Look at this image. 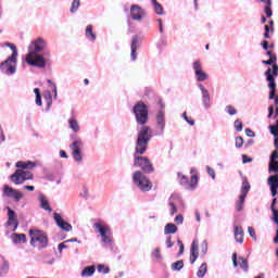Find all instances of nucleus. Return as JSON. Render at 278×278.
<instances>
[{
    "instance_id": "nucleus-31",
    "label": "nucleus",
    "mask_w": 278,
    "mask_h": 278,
    "mask_svg": "<svg viewBox=\"0 0 278 278\" xmlns=\"http://www.w3.org/2000/svg\"><path fill=\"white\" fill-rule=\"evenodd\" d=\"M178 178L180 181V186H185L186 190H190V180L186 177V175L178 173Z\"/></svg>"
},
{
    "instance_id": "nucleus-5",
    "label": "nucleus",
    "mask_w": 278,
    "mask_h": 278,
    "mask_svg": "<svg viewBox=\"0 0 278 278\" xmlns=\"http://www.w3.org/2000/svg\"><path fill=\"white\" fill-rule=\"evenodd\" d=\"M18 62V58L16 56H9L0 64V71L4 75H14L16 73V63Z\"/></svg>"
},
{
    "instance_id": "nucleus-43",
    "label": "nucleus",
    "mask_w": 278,
    "mask_h": 278,
    "mask_svg": "<svg viewBox=\"0 0 278 278\" xmlns=\"http://www.w3.org/2000/svg\"><path fill=\"white\" fill-rule=\"evenodd\" d=\"M184 268V260L177 261L172 264V270H181Z\"/></svg>"
},
{
    "instance_id": "nucleus-35",
    "label": "nucleus",
    "mask_w": 278,
    "mask_h": 278,
    "mask_svg": "<svg viewBox=\"0 0 278 278\" xmlns=\"http://www.w3.org/2000/svg\"><path fill=\"white\" fill-rule=\"evenodd\" d=\"M261 1H262V3H266L265 14H266L267 18H270V16H273V9H270V7H268V5L273 4V0H261Z\"/></svg>"
},
{
    "instance_id": "nucleus-22",
    "label": "nucleus",
    "mask_w": 278,
    "mask_h": 278,
    "mask_svg": "<svg viewBox=\"0 0 278 278\" xmlns=\"http://www.w3.org/2000/svg\"><path fill=\"white\" fill-rule=\"evenodd\" d=\"M235 240L236 242H239V244L244 242V230L242 229V226H235Z\"/></svg>"
},
{
    "instance_id": "nucleus-59",
    "label": "nucleus",
    "mask_w": 278,
    "mask_h": 278,
    "mask_svg": "<svg viewBox=\"0 0 278 278\" xmlns=\"http://www.w3.org/2000/svg\"><path fill=\"white\" fill-rule=\"evenodd\" d=\"M248 232L250 233L253 240H257V235H255V229L253 227H248Z\"/></svg>"
},
{
    "instance_id": "nucleus-1",
    "label": "nucleus",
    "mask_w": 278,
    "mask_h": 278,
    "mask_svg": "<svg viewBox=\"0 0 278 278\" xmlns=\"http://www.w3.org/2000/svg\"><path fill=\"white\" fill-rule=\"evenodd\" d=\"M132 113L137 121V125H141V129L138 130L135 152L138 155H144L149 148V142L153 138V131L151 127L146 126L149 123V106L144 102L139 101L132 108Z\"/></svg>"
},
{
    "instance_id": "nucleus-45",
    "label": "nucleus",
    "mask_w": 278,
    "mask_h": 278,
    "mask_svg": "<svg viewBox=\"0 0 278 278\" xmlns=\"http://www.w3.org/2000/svg\"><path fill=\"white\" fill-rule=\"evenodd\" d=\"M47 83L52 88V92L54 94V99H58V86H55V83L51 81V79H48Z\"/></svg>"
},
{
    "instance_id": "nucleus-55",
    "label": "nucleus",
    "mask_w": 278,
    "mask_h": 278,
    "mask_svg": "<svg viewBox=\"0 0 278 278\" xmlns=\"http://www.w3.org/2000/svg\"><path fill=\"white\" fill-rule=\"evenodd\" d=\"M177 244H178V247H179V252H178V256L179 255H184V251H185V245H184V242L182 241H180V239H178L177 240Z\"/></svg>"
},
{
    "instance_id": "nucleus-46",
    "label": "nucleus",
    "mask_w": 278,
    "mask_h": 278,
    "mask_svg": "<svg viewBox=\"0 0 278 278\" xmlns=\"http://www.w3.org/2000/svg\"><path fill=\"white\" fill-rule=\"evenodd\" d=\"M269 131L271 136H278V119L275 125H269Z\"/></svg>"
},
{
    "instance_id": "nucleus-32",
    "label": "nucleus",
    "mask_w": 278,
    "mask_h": 278,
    "mask_svg": "<svg viewBox=\"0 0 278 278\" xmlns=\"http://www.w3.org/2000/svg\"><path fill=\"white\" fill-rule=\"evenodd\" d=\"M68 126H70V129H72V131H74V134H77L80 129L79 123L77 122L76 118H70Z\"/></svg>"
},
{
    "instance_id": "nucleus-29",
    "label": "nucleus",
    "mask_w": 278,
    "mask_h": 278,
    "mask_svg": "<svg viewBox=\"0 0 278 278\" xmlns=\"http://www.w3.org/2000/svg\"><path fill=\"white\" fill-rule=\"evenodd\" d=\"M247 202V198L243 195H239V199L235 203L236 212H242L244 210V203Z\"/></svg>"
},
{
    "instance_id": "nucleus-44",
    "label": "nucleus",
    "mask_w": 278,
    "mask_h": 278,
    "mask_svg": "<svg viewBox=\"0 0 278 278\" xmlns=\"http://www.w3.org/2000/svg\"><path fill=\"white\" fill-rule=\"evenodd\" d=\"M79 5H80L79 0H74V1L72 2V7H71V9H70V12H71L72 14H75V12H77V10H79Z\"/></svg>"
},
{
    "instance_id": "nucleus-26",
    "label": "nucleus",
    "mask_w": 278,
    "mask_h": 278,
    "mask_svg": "<svg viewBox=\"0 0 278 278\" xmlns=\"http://www.w3.org/2000/svg\"><path fill=\"white\" fill-rule=\"evenodd\" d=\"M85 36L87 39H89L90 42H94V40H97V34L94 33L92 25L89 24L87 26Z\"/></svg>"
},
{
    "instance_id": "nucleus-49",
    "label": "nucleus",
    "mask_w": 278,
    "mask_h": 278,
    "mask_svg": "<svg viewBox=\"0 0 278 278\" xmlns=\"http://www.w3.org/2000/svg\"><path fill=\"white\" fill-rule=\"evenodd\" d=\"M23 177H24V181H29V180L34 179V174L23 169Z\"/></svg>"
},
{
    "instance_id": "nucleus-2",
    "label": "nucleus",
    "mask_w": 278,
    "mask_h": 278,
    "mask_svg": "<svg viewBox=\"0 0 278 278\" xmlns=\"http://www.w3.org/2000/svg\"><path fill=\"white\" fill-rule=\"evenodd\" d=\"M47 49V41L42 37H38L33 40L28 46L29 52L26 54V63L28 66H35L36 68H46L47 62H49L51 52H43Z\"/></svg>"
},
{
    "instance_id": "nucleus-42",
    "label": "nucleus",
    "mask_w": 278,
    "mask_h": 278,
    "mask_svg": "<svg viewBox=\"0 0 278 278\" xmlns=\"http://www.w3.org/2000/svg\"><path fill=\"white\" fill-rule=\"evenodd\" d=\"M225 113L229 114V116H236V114H238V110H236L233 105L229 104V105H226Z\"/></svg>"
},
{
    "instance_id": "nucleus-20",
    "label": "nucleus",
    "mask_w": 278,
    "mask_h": 278,
    "mask_svg": "<svg viewBox=\"0 0 278 278\" xmlns=\"http://www.w3.org/2000/svg\"><path fill=\"white\" fill-rule=\"evenodd\" d=\"M11 240L14 244H25L27 242V236L25 233L14 232L11 235Z\"/></svg>"
},
{
    "instance_id": "nucleus-33",
    "label": "nucleus",
    "mask_w": 278,
    "mask_h": 278,
    "mask_svg": "<svg viewBox=\"0 0 278 278\" xmlns=\"http://www.w3.org/2000/svg\"><path fill=\"white\" fill-rule=\"evenodd\" d=\"M10 273V263L8 261H4L2 265L0 266V278L5 277Z\"/></svg>"
},
{
    "instance_id": "nucleus-6",
    "label": "nucleus",
    "mask_w": 278,
    "mask_h": 278,
    "mask_svg": "<svg viewBox=\"0 0 278 278\" xmlns=\"http://www.w3.org/2000/svg\"><path fill=\"white\" fill-rule=\"evenodd\" d=\"M70 149L72 151V157L75 162H83L84 155L81 154V150L84 149V141L81 139H76L70 144Z\"/></svg>"
},
{
    "instance_id": "nucleus-50",
    "label": "nucleus",
    "mask_w": 278,
    "mask_h": 278,
    "mask_svg": "<svg viewBox=\"0 0 278 278\" xmlns=\"http://www.w3.org/2000/svg\"><path fill=\"white\" fill-rule=\"evenodd\" d=\"M167 249H173L175 247V242L173 241V237L168 236L165 241Z\"/></svg>"
},
{
    "instance_id": "nucleus-41",
    "label": "nucleus",
    "mask_w": 278,
    "mask_h": 278,
    "mask_svg": "<svg viewBox=\"0 0 278 278\" xmlns=\"http://www.w3.org/2000/svg\"><path fill=\"white\" fill-rule=\"evenodd\" d=\"M268 173H278V161H269Z\"/></svg>"
},
{
    "instance_id": "nucleus-38",
    "label": "nucleus",
    "mask_w": 278,
    "mask_h": 278,
    "mask_svg": "<svg viewBox=\"0 0 278 278\" xmlns=\"http://www.w3.org/2000/svg\"><path fill=\"white\" fill-rule=\"evenodd\" d=\"M206 274H207V263H203V264L200 266V268H199L197 275H198V277H200V278H204Z\"/></svg>"
},
{
    "instance_id": "nucleus-23",
    "label": "nucleus",
    "mask_w": 278,
    "mask_h": 278,
    "mask_svg": "<svg viewBox=\"0 0 278 278\" xmlns=\"http://www.w3.org/2000/svg\"><path fill=\"white\" fill-rule=\"evenodd\" d=\"M250 191H251V184H249V179H247V177H243L240 197L247 198V194H249Z\"/></svg>"
},
{
    "instance_id": "nucleus-18",
    "label": "nucleus",
    "mask_w": 278,
    "mask_h": 278,
    "mask_svg": "<svg viewBox=\"0 0 278 278\" xmlns=\"http://www.w3.org/2000/svg\"><path fill=\"white\" fill-rule=\"evenodd\" d=\"M179 199L180 197L177 193H173L168 199V205L170 207L169 210L170 216H175V214H177V205L175 204V201H179Z\"/></svg>"
},
{
    "instance_id": "nucleus-24",
    "label": "nucleus",
    "mask_w": 278,
    "mask_h": 278,
    "mask_svg": "<svg viewBox=\"0 0 278 278\" xmlns=\"http://www.w3.org/2000/svg\"><path fill=\"white\" fill-rule=\"evenodd\" d=\"M39 202L41 210H45L46 212H53V208L51 205H49V200H47V197L45 194L39 195Z\"/></svg>"
},
{
    "instance_id": "nucleus-21",
    "label": "nucleus",
    "mask_w": 278,
    "mask_h": 278,
    "mask_svg": "<svg viewBox=\"0 0 278 278\" xmlns=\"http://www.w3.org/2000/svg\"><path fill=\"white\" fill-rule=\"evenodd\" d=\"M36 162L34 161H27V162H24V161H18L15 166L16 168H24L25 170H31V168H36Z\"/></svg>"
},
{
    "instance_id": "nucleus-11",
    "label": "nucleus",
    "mask_w": 278,
    "mask_h": 278,
    "mask_svg": "<svg viewBox=\"0 0 278 278\" xmlns=\"http://www.w3.org/2000/svg\"><path fill=\"white\" fill-rule=\"evenodd\" d=\"M130 16L132 18V21H142V18H144L147 16V11H144V9H142L140 5L138 4H132L130 7Z\"/></svg>"
},
{
    "instance_id": "nucleus-14",
    "label": "nucleus",
    "mask_w": 278,
    "mask_h": 278,
    "mask_svg": "<svg viewBox=\"0 0 278 278\" xmlns=\"http://www.w3.org/2000/svg\"><path fill=\"white\" fill-rule=\"evenodd\" d=\"M140 47V37H138V35L132 36L131 39V43H130V59L132 60V62H136V60L138 59V48Z\"/></svg>"
},
{
    "instance_id": "nucleus-64",
    "label": "nucleus",
    "mask_w": 278,
    "mask_h": 278,
    "mask_svg": "<svg viewBox=\"0 0 278 278\" xmlns=\"http://www.w3.org/2000/svg\"><path fill=\"white\" fill-rule=\"evenodd\" d=\"M80 197H83V199H88V188L86 187L83 188V192H80Z\"/></svg>"
},
{
    "instance_id": "nucleus-63",
    "label": "nucleus",
    "mask_w": 278,
    "mask_h": 278,
    "mask_svg": "<svg viewBox=\"0 0 278 278\" xmlns=\"http://www.w3.org/2000/svg\"><path fill=\"white\" fill-rule=\"evenodd\" d=\"M271 75H273V77L278 76V65L277 64H273Z\"/></svg>"
},
{
    "instance_id": "nucleus-61",
    "label": "nucleus",
    "mask_w": 278,
    "mask_h": 278,
    "mask_svg": "<svg viewBox=\"0 0 278 278\" xmlns=\"http://www.w3.org/2000/svg\"><path fill=\"white\" fill-rule=\"evenodd\" d=\"M201 250H202L203 255L207 254V240H204L202 242Z\"/></svg>"
},
{
    "instance_id": "nucleus-3",
    "label": "nucleus",
    "mask_w": 278,
    "mask_h": 278,
    "mask_svg": "<svg viewBox=\"0 0 278 278\" xmlns=\"http://www.w3.org/2000/svg\"><path fill=\"white\" fill-rule=\"evenodd\" d=\"M29 236L31 247H38V249H47V247H49V238L45 231L30 229Z\"/></svg>"
},
{
    "instance_id": "nucleus-58",
    "label": "nucleus",
    "mask_w": 278,
    "mask_h": 278,
    "mask_svg": "<svg viewBox=\"0 0 278 278\" xmlns=\"http://www.w3.org/2000/svg\"><path fill=\"white\" fill-rule=\"evenodd\" d=\"M235 129L237 131H242L243 125H242V122H240V119L235 121Z\"/></svg>"
},
{
    "instance_id": "nucleus-17",
    "label": "nucleus",
    "mask_w": 278,
    "mask_h": 278,
    "mask_svg": "<svg viewBox=\"0 0 278 278\" xmlns=\"http://www.w3.org/2000/svg\"><path fill=\"white\" fill-rule=\"evenodd\" d=\"M10 179L15 186H21L25 184V178L23 177V169H16L11 176Z\"/></svg>"
},
{
    "instance_id": "nucleus-10",
    "label": "nucleus",
    "mask_w": 278,
    "mask_h": 278,
    "mask_svg": "<svg viewBox=\"0 0 278 278\" xmlns=\"http://www.w3.org/2000/svg\"><path fill=\"white\" fill-rule=\"evenodd\" d=\"M3 197H8L9 199H14L15 203H18L23 199V194L21 191L13 189L12 187L4 185L3 186Z\"/></svg>"
},
{
    "instance_id": "nucleus-56",
    "label": "nucleus",
    "mask_w": 278,
    "mask_h": 278,
    "mask_svg": "<svg viewBox=\"0 0 278 278\" xmlns=\"http://www.w3.org/2000/svg\"><path fill=\"white\" fill-rule=\"evenodd\" d=\"M174 223H176V225H184V215L178 214L175 219Z\"/></svg>"
},
{
    "instance_id": "nucleus-39",
    "label": "nucleus",
    "mask_w": 278,
    "mask_h": 278,
    "mask_svg": "<svg viewBox=\"0 0 278 278\" xmlns=\"http://www.w3.org/2000/svg\"><path fill=\"white\" fill-rule=\"evenodd\" d=\"M45 100L47 103V110H51V105H53V96H51L50 91L45 93Z\"/></svg>"
},
{
    "instance_id": "nucleus-52",
    "label": "nucleus",
    "mask_w": 278,
    "mask_h": 278,
    "mask_svg": "<svg viewBox=\"0 0 278 278\" xmlns=\"http://www.w3.org/2000/svg\"><path fill=\"white\" fill-rule=\"evenodd\" d=\"M278 149L274 150L269 155V162H278Z\"/></svg>"
},
{
    "instance_id": "nucleus-34",
    "label": "nucleus",
    "mask_w": 278,
    "mask_h": 278,
    "mask_svg": "<svg viewBox=\"0 0 278 278\" xmlns=\"http://www.w3.org/2000/svg\"><path fill=\"white\" fill-rule=\"evenodd\" d=\"M152 5L154 8L155 14H159L160 16L164 14V7H162L157 0H152Z\"/></svg>"
},
{
    "instance_id": "nucleus-13",
    "label": "nucleus",
    "mask_w": 278,
    "mask_h": 278,
    "mask_svg": "<svg viewBox=\"0 0 278 278\" xmlns=\"http://www.w3.org/2000/svg\"><path fill=\"white\" fill-rule=\"evenodd\" d=\"M198 88L201 90L202 105L204 106L205 110H210V108H212L210 91L205 88V86H203V84H199Z\"/></svg>"
},
{
    "instance_id": "nucleus-19",
    "label": "nucleus",
    "mask_w": 278,
    "mask_h": 278,
    "mask_svg": "<svg viewBox=\"0 0 278 278\" xmlns=\"http://www.w3.org/2000/svg\"><path fill=\"white\" fill-rule=\"evenodd\" d=\"M266 80L268 81L269 90H276L277 83H275V76H273V70L268 67L265 72Z\"/></svg>"
},
{
    "instance_id": "nucleus-36",
    "label": "nucleus",
    "mask_w": 278,
    "mask_h": 278,
    "mask_svg": "<svg viewBox=\"0 0 278 278\" xmlns=\"http://www.w3.org/2000/svg\"><path fill=\"white\" fill-rule=\"evenodd\" d=\"M4 46L11 49L12 51V54L10 55L11 59L18 58V49H16V46L14 43L5 42Z\"/></svg>"
},
{
    "instance_id": "nucleus-53",
    "label": "nucleus",
    "mask_w": 278,
    "mask_h": 278,
    "mask_svg": "<svg viewBox=\"0 0 278 278\" xmlns=\"http://www.w3.org/2000/svg\"><path fill=\"white\" fill-rule=\"evenodd\" d=\"M152 256L155 257L156 260H162V253L160 248H156L155 250H153Z\"/></svg>"
},
{
    "instance_id": "nucleus-48",
    "label": "nucleus",
    "mask_w": 278,
    "mask_h": 278,
    "mask_svg": "<svg viewBox=\"0 0 278 278\" xmlns=\"http://www.w3.org/2000/svg\"><path fill=\"white\" fill-rule=\"evenodd\" d=\"M236 148L237 149H242L243 144H244V139L242 137H237L236 138Z\"/></svg>"
},
{
    "instance_id": "nucleus-47",
    "label": "nucleus",
    "mask_w": 278,
    "mask_h": 278,
    "mask_svg": "<svg viewBox=\"0 0 278 278\" xmlns=\"http://www.w3.org/2000/svg\"><path fill=\"white\" fill-rule=\"evenodd\" d=\"M98 273H103V275H108L110 273V267H105V265H98Z\"/></svg>"
},
{
    "instance_id": "nucleus-60",
    "label": "nucleus",
    "mask_w": 278,
    "mask_h": 278,
    "mask_svg": "<svg viewBox=\"0 0 278 278\" xmlns=\"http://www.w3.org/2000/svg\"><path fill=\"white\" fill-rule=\"evenodd\" d=\"M241 157H242L243 164H249V163L253 162V157H249V155H247V154H242Z\"/></svg>"
},
{
    "instance_id": "nucleus-12",
    "label": "nucleus",
    "mask_w": 278,
    "mask_h": 278,
    "mask_svg": "<svg viewBox=\"0 0 278 278\" xmlns=\"http://www.w3.org/2000/svg\"><path fill=\"white\" fill-rule=\"evenodd\" d=\"M53 219H54V223H56L58 227L62 229V231L73 230V226L68 222L64 220V218H62V215L60 213H53Z\"/></svg>"
},
{
    "instance_id": "nucleus-8",
    "label": "nucleus",
    "mask_w": 278,
    "mask_h": 278,
    "mask_svg": "<svg viewBox=\"0 0 278 278\" xmlns=\"http://www.w3.org/2000/svg\"><path fill=\"white\" fill-rule=\"evenodd\" d=\"M166 129V111L159 110L156 112V131L155 136H162Z\"/></svg>"
},
{
    "instance_id": "nucleus-40",
    "label": "nucleus",
    "mask_w": 278,
    "mask_h": 278,
    "mask_svg": "<svg viewBox=\"0 0 278 278\" xmlns=\"http://www.w3.org/2000/svg\"><path fill=\"white\" fill-rule=\"evenodd\" d=\"M198 184H199V176L192 175L189 182V190H194Z\"/></svg>"
},
{
    "instance_id": "nucleus-9",
    "label": "nucleus",
    "mask_w": 278,
    "mask_h": 278,
    "mask_svg": "<svg viewBox=\"0 0 278 278\" xmlns=\"http://www.w3.org/2000/svg\"><path fill=\"white\" fill-rule=\"evenodd\" d=\"M192 68L194 71L197 81H206L208 75L203 71V65L200 60H197L192 63Z\"/></svg>"
},
{
    "instance_id": "nucleus-15",
    "label": "nucleus",
    "mask_w": 278,
    "mask_h": 278,
    "mask_svg": "<svg viewBox=\"0 0 278 278\" xmlns=\"http://www.w3.org/2000/svg\"><path fill=\"white\" fill-rule=\"evenodd\" d=\"M7 211H8V216H9L7 225L9 227H11V225H13L12 231H16V229H18V219L16 218V212H14V210H12L10 206H7Z\"/></svg>"
},
{
    "instance_id": "nucleus-57",
    "label": "nucleus",
    "mask_w": 278,
    "mask_h": 278,
    "mask_svg": "<svg viewBox=\"0 0 278 278\" xmlns=\"http://www.w3.org/2000/svg\"><path fill=\"white\" fill-rule=\"evenodd\" d=\"M103 244H112V237H110L108 233L102 237Z\"/></svg>"
},
{
    "instance_id": "nucleus-28",
    "label": "nucleus",
    "mask_w": 278,
    "mask_h": 278,
    "mask_svg": "<svg viewBox=\"0 0 278 278\" xmlns=\"http://www.w3.org/2000/svg\"><path fill=\"white\" fill-rule=\"evenodd\" d=\"M97 273V267L94 265L87 266L81 270V277H92Z\"/></svg>"
},
{
    "instance_id": "nucleus-54",
    "label": "nucleus",
    "mask_w": 278,
    "mask_h": 278,
    "mask_svg": "<svg viewBox=\"0 0 278 278\" xmlns=\"http://www.w3.org/2000/svg\"><path fill=\"white\" fill-rule=\"evenodd\" d=\"M206 173L212 177V179H216V172H214V168L210 167V165L206 166Z\"/></svg>"
},
{
    "instance_id": "nucleus-27",
    "label": "nucleus",
    "mask_w": 278,
    "mask_h": 278,
    "mask_svg": "<svg viewBox=\"0 0 278 278\" xmlns=\"http://www.w3.org/2000/svg\"><path fill=\"white\" fill-rule=\"evenodd\" d=\"M197 251H199V244H197V242L193 241L191 244L190 253H191V257H194V258H191V264H194V262L199 260V253Z\"/></svg>"
},
{
    "instance_id": "nucleus-62",
    "label": "nucleus",
    "mask_w": 278,
    "mask_h": 278,
    "mask_svg": "<svg viewBox=\"0 0 278 278\" xmlns=\"http://www.w3.org/2000/svg\"><path fill=\"white\" fill-rule=\"evenodd\" d=\"M245 135L248 138H255V132L251 128H245Z\"/></svg>"
},
{
    "instance_id": "nucleus-4",
    "label": "nucleus",
    "mask_w": 278,
    "mask_h": 278,
    "mask_svg": "<svg viewBox=\"0 0 278 278\" xmlns=\"http://www.w3.org/2000/svg\"><path fill=\"white\" fill-rule=\"evenodd\" d=\"M132 181L141 192H149L152 188L151 180L140 170L134 173Z\"/></svg>"
},
{
    "instance_id": "nucleus-37",
    "label": "nucleus",
    "mask_w": 278,
    "mask_h": 278,
    "mask_svg": "<svg viewBox=\"0 0 278 278\" xmlns=\"http://www.w3.org/2000/svg\"><path fill=\"white\" fill-rule=\"evenodd\" d=\"M239 266L244 273H249V261L242 256H239Z\"/></svg>"
},
{
    "instance_id": "nucleus-25",
    "label": "nucleus",
    "mask_w": 278,
    "mask_h": 278,
    "mask_svg": "<svg viewBox=\"0 0 278 278\" xmlns=\"http://www.w3.org/2000/svg\"><path fill=\"white\" fill-rule=\"evenodd\" d=\"M93 227L102 238L103 236H106L108 233H110V227L103 226L101 223H94Z\"/></svg>"
},
{
    "instance_id": "nucleus-51",
    "label": "nucleus",
    "mask_w": 278,
    "mask_h": 278,
    "mask_svg": "<svg viewBox=\"0 0 278 278\" xmlns=\"http://www.w3.org/2000/svg\"><path fill=\"white\" fill-rule=\"evenodd\" d=\"M271 213H273V222L275 223V225H278V208H270Z\"/></svg>"
},
{
    "instance_id": "nucleus-7",
    "label": "nucleus",
    "mask_w": 278,
    "mask_h": 278,
    "mask_svg": "<svg viewBox=\"0 0 278 278\" xmlns=\"http://www.w3.org/2000/svg\"><path fill=\"white\" fill-rule=\"evenodd\" d=\"M134 166H138L143 173H153V164L147 156H135Z\"/></svg>"
},
{
    "instance_id": "nucleus-16",
    "label": "nucleus",
    "mask_w": 278,
    "mask_h": 278,
    "mask_svg": "<svg viewBox=\"0 0 278 278\" xmlns=\"http://www.w3.org/2000/svg\"><path fill=\"white\" fill-rule=\"evenodd\" d=\"M267 184L269 186L271 197L277 195L278 194V174L270 175L267 179Z\"/></svg>"
},
{
    "instance_id": "nucleus-30",
    "label": "nucleus",
    "mask_w": 278,
    "mask_h": 278,
    "mask_svg": "<svg viewBox=\"0 0 278 278\" xmlns=\"http://www.w3.org/2000/svg\"><path fill=\"white\" fill-rule=\"evenodd\" d=\"M177 231H178L177 225L173 223H168L165 225V228H164L165 236H169V233H177Z\"/></svg>"
}]
</instances>
